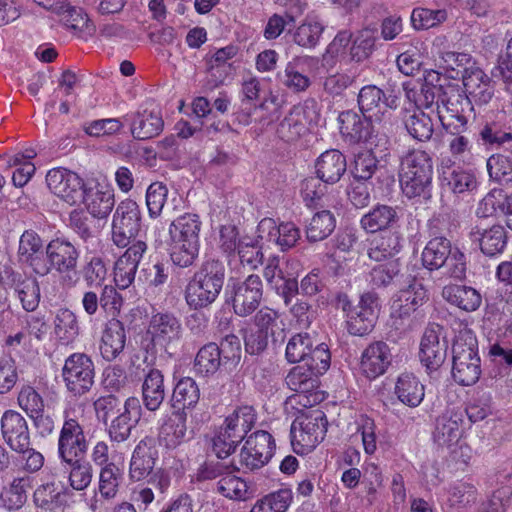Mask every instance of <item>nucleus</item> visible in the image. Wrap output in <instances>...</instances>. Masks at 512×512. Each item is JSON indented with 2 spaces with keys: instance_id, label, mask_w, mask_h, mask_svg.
I'll return each mask as SVG.
<instances>
[{
  "instance_id": "41",
  "label": "nucleus",
  "mask_w": 512,
  "mask_h": 512,
  "mask_svg": "<svg viewBox=\"0 0 512 512\" xmlns=\"http://www.w3.org/2000/svg\"><path fill=\"white\" fill-rule=\"evenodd\" d=\"M293 499L291 488L282 487L259 498L249 512H287Z\"/></svg>"
},
{
  "instance_id": "13",
  "label": "nucleus",
  "mask_w": 512,
  "mask_h": 512,
  "mask_svg": "<svg viewBox=\"0 0 512 512\" xmlns=\"http://www.w3.org/2000/svg\"><path fill=\"white\" fill-rule=\"evenodd\" d=\"M274 448V439L270 433L256 431L245 441L240 451V463L249 470L260 469L270 461Z\"/></svg>"
},
{
  "instance_id": "54",
  "label": "nucleus",
  "mask_w": 512,
  "mask_h": 512,
  "mask_svg": "<svg viewBox=\"0 0 512 512\" xmlns=\"http://www.w3.org/2000/svg\"><path fill=\"white\" fill-rule=\"evenodd\" d=\"M351 43V34L348 31L339 32L327 46L322 55V65L324 67H334L342 61L348 51Z\"/></svg>"
},
{
  "instance_id": "49",
  "label": "nucleus",
  "mask_w": 512,
  "mask_h": 512,
  "mask_svg": "<svg viewBox=\"0 0 512 512\" xmlns=\"http://www.w3.org/2000/svg\"><path fill=\"white\" fill-rule=\"evenodd\" d=\"M458 328H452L455 336L452 339L453 359L478 355V342L474 333L463 322H456Z\"/></svg>"
},
{
  "instance_id": "59",
  "label": "nucleus",
  "mask_w": 512,
  "mask_h": 512,
  "mask_svg": "<svg viewBox=\"0 0 512 512\" xmlns=\"http://www.w3.org/2000/svg\"><path fill=\"white\" fill-rule=\"evenodd\" d=\"M218 491L226 498L245 501L249 498V486L245 480L235 475L223 476L218 481Z\"/></svg>"
},
{
  "instance_id": "48",
  "label": "nucleus",
  "mask_w": 512,
  "mask_h": 512,
  "mask_svg": "<svg viewBox=\"0 0 512 512\" xmlns=\"http://www.w3.org/2000/svg\"><path fill=\"white\" fill-rule=\"evenodd\" d=\"M179 329V322H150L145 334L139 335V342L145 349H149L157 343L177 337Z\"/></svg>"
},
{
  "instance_id": "47",
  "label": "nucleus",
  "mask_w": 512,
  "mask_h": 512,
  "mask_svg": "<svg viewBox=\"0 0 512 512\" xmlns=\"http://www.w3.org/2000/svg\"><path fill=\"white\" fill-rule=\"evenodd\" d=\"M481 375L479 355L453 359L452 376L463 386L475 384Z\"/></svg>"
},
{
  "instance_id": "29",
  "label": "nucleus",
  "mask_w": 512,
  "mask_h": 512,
  "mask_svg": "<svg viewBox=\"0 0 512 512\" xmlns=\"http://www.w3.org/2000/svg\"><path fill=\"white\" fill-rule=\"evenodd\" d=\"M269 246L267 240L259 237L258 226L255 230L246 233L238 241V256L243 266L249 269H257L263 264V258L266 248Z\"/></svg>"
},
{
  "instance_id": "20",
  "label": "nucleus",
  "mask_w": 512,
  "mask_h": 512,
  "mask_svg": "<svg viewBox=\"0 0 512 512\" xmlns=\"http://www.w3.org/2000/svg\"><path fill=\"white\" fill-rule=\"evenodd\" d=\"M0 422L2 437L12 450L22 451L30 446L28 424L19 412L5 411Z\"/></svg>"
},
{
  "instance_id": "28",
  "label": "nucleus",
  "mask_w": 512,
  "mask_h": 512,
  "mask_svg": "<svg viewBox=\"0 0 512 512\" xmlns=\"http://www.w3.org/2000/svg\"><path fill=\"white\" fill-rule=\"evenodd\" d=\"M426 297L423 285L413 280L408 287L399 291L391 305L394 318H408L420 307Z\"/></svg>"
},
{
  "instance_id": "55",
  "label": "nucleus",
  "mask_w": 512,
  "mask_h": 512,
  "mask_svg": "<svg viewBox=\"0 0 512 512\" xmlns=\"http://www.w3.org/2000/svg\"><path fill=\"white\" fill-rule=\"evenodd\" d=\"M335 228V218L329 211L316 213L310 220L306 235L310 241H321L327 238Z\"/></svg>"
},
{
  "instance_id": "45",
  "label": "nucleus",
  "mask_w": 512,
  "mask_h": 512,
  "mask_svg": "<svg viewBox=\"0 0 512 512\" xmlns=\"http://www.w3.org/2000/svg\"><path fill=\"white\" fill-rule=\"evenodd\" d=\"M142 394L144 404L151 411L157 410L165 397L164 378L159 370H151L145 377Z\"/></svg>"
},
{
  "instance_id": "58",
  "label": "nucleus",
  "mask_w": 512,
  "mask_h": 512,
  "mask_svg": "<svg viewBox=\"0 0 512 512\" xmlns=\"http://www.w3.org/2000/svg\"><path fill=\"white\" fill-rule=\"evenodd\" d=\"M220 366V351L215 344L202 347L195 358L194 368L198 374L209 375L215 373Z\"/></svg>"
},
{
  "instance_id": "63",
  "label": "nucleus",
  "mask_w": 512,
  "mask_h": 512,
  "mask_svg": "<svg viewBox=\"0 0 512 512\" xmlns=\"http://www.w3.org/2000/svg\"><path fill=\"white\" fill-rule=\"evenodd\" d=\"M446 20L447 12L444 9L415 8L411 14V23L417 30H427L436 27Z\"/></svg>"
},
{
  "instance_id": "35",
  "label": "nucleus",
  "mask_w": 512,
  "mask_h": 512,
  "mask_svg": "<svg viewBox=\"0 0 512 512\" xmlns=\"http://www.w3.org/2000/svg\"><path fill=\"white\" fill-rule=\"evenodd\" d=\"M187 414L186 412H174L167 417L160 427L159 441L168 449H175L187 439Z\"/></svg>"
},
{
  "instance_id": "43",
  "label": "nucleus",
  "mask_w": 512,
  "mask_h": 512,
  "mask_svg": "<svg viewBox=\"0 0 512 512\" xmlns=\"http://www.w3.org/2000/svg\"><path fill=\"white\" fill-rule=\"evenodd\" d=\"M418 107L408 112L405 116L404 124L408 133L419 141L429 140L434 132V122L431 118V112H425Z\"/></svg>"
},
{
  "instance_id": "22",
  "label": "nucleus",
  "mask_w": 512,
  "mask_h": 512,
  "mask_svg": "<svg viewBox=\"0 0 512 512\" xmlns=\"http://www.w3.org/2000/svg\"><path fill=\"white\" fill-rule=\"evenodd\" d=\"M262 297V281L258 275H249L240 283L234 292L232 305L240 317L251 314L258 306Z\"/></svg>"
},
{
  "instance_id": "64",
  "label": "nucleus",
  "mask_w": 512,
  "mask_h": 512,
  "mask_svg": "<svg viewBox=\"0 0 512 512\" xmlns=\"http://www.w3.org/2000/svg\"><path fill=\"white\" fill-rule=\"evenodd\" d=\"M487 170L490 178L497 182L512 181V159L510 155L495 154L487 160Z\"/></svg>"
},
{
  "instance_id": "44",
  "label": "nucleus",
  "mask_w": 512,
  "mask_h": 512,
  "mask_svg": "<svg viewBox=\"0 0 512 512\" xmlns=\"http://www.w3.org/2000/svg\"><path fill=\"white\" fill-rule=\"evenodd\" d=\"M443 297L465 311H475L481 304L480 294L471 287L448 285L443 288Z\"/></svg>"
},
{
  "instance_id": "9",
  "label": "nucleus",
  "mask_w": 512,
  "mask_h": 512,
  "mask_svg": "<svg viewBox=\"0 0 512 512\" xmlns=\"http://www.w3.org/2000/svg\"><path fill=\"white\" fill-rule=\"evenodd\" d=\"M451 85L446 77L433 69L426 70L422 82L409 80L403 84L406 98L418 107L432 109L439 96L445 93L446 87Z\"/></svg>"
},
{
  "instance_id": "33",
  "label": "nucleus",
  "mask_w": 512,
  "mask_h": 512,
  "mask_svg": "<svg viewBox=\"0 0 512 512\" xmlns=\"http://www.w3.org/2000/svg\"><path fill=\"white\" fill-rule=\"evenodd\" d=\"M124 121L130 123L132 136L141 140L157 136L163 127L162 118L155 111L130 113L124 116Z\"/></svg>"
},
{
  "instance_id": "30",
  "label": "nucleus",
  "mask_w": 512,
  "mask_h": 512,
  "mask_svg": "<svg viewBox=\"0 0 512 512\" xmlns=\"http://www.w3.org/2000/svg\"><path fill=\"white\" fill-rule=\"evenodd\" d=\"M19 255L23 262L27 263L33 271L45 276L46 263L44 262L45 253L40 236L31 230L25 231L19 241Z\"/></svg>"
},
{
  "instance_id": "18",
  "label": "nucleus",
  "mask_w": 512,
  "mask_h": 512,
  "mask_svg": "<svg viewBox=\"0 0 512 512\" xmlns=\"http://www.w3.org/2000/svg\"><path fill=\"white\" fill-rule=\"evenodd\" d=\"M79 252L76 247L66 239L56 238L46 246L44 262L46 263L45 275L54 268L59 273H67L77 266Z\"/></svg>"
},
{
  "instance_id": "52",
  "label": "nucleus",
  "mask_w": 512,
  "mask_h": 512,
  "mask_svg": "<svg viewBox=\"0 0 512 512\" xmlns=\"http://www.w3.org/2000/svg\"><path fill=\"white\" fill-rule=\"evenodd\" d=\"M323 24L314 17H307L293 34L294 42L304 48L315 47L323 33Z\"/></svg>"
},
{
  "instance_id": "40",
  "label": "nucleus",
  "mask_w": 512,
  "mask_h": 512,
  "mask_svg": "<svg viewBox=\"0 0 512 512\" xmlns=\"http://www.w3.org/2000/svg\"><path fill=\"white\" fill-rule=\"evenodd\" d=\"M17 403L19 407L31 418L36 420V424L39 425L40 422H47V430H52V421L47 419H43L44 412V400L42 396L38 393V391L30 386L23 385L17 396Z\"/></svg>"
},
{
  "instance_id": "5",
  "label": "nucleus",
  "mask_w": 512,
  "mask_h": 512,
  "mask_svg": "<svg viewBox=\"0 0 512 512\" xmlns=\"http://www.w3.org/2000/svg\"><path fill=\"white\" fill-rule=\"evenodd\" d=\"M300 409L291 424V444L295 453L307 455L324 440L328 420L320 409Z\"/></svg>"
},
{
  "instance_id": "34",
  "label": "nucleus",
  "mask_w": 512,
  "mask_h": 512,
  "mask_svg": "<svg viewBox=\"0 0 512 512\" xmlns=\"http://www.w3.org/2000/svg\"><path fill=\"white\" fill-rule=\"evenodd\" d=\"M394 394L404 405L418 407L425 397V386L413 373L400 374L395 382Z\"/></svg>"
},
{
  "instance_id": "10",
  "label": "nucleus",
  "mask_w": 512,
  "mask_h": 512,
  "mask_svg": "<svg viewBox=\"0 0 512 512\" xmlns=\"http://www.w3.org/2000/svg\"><path fill=\"white\" fill-rule=\"evenodd\" d=\"M443 329L439 323L433 322L426 328L420 339L418 357L429 375L438 371L446 359L447 336L443 337V343L440 342Z\"/></svg>"
},
{
  "instance_id": "60",
  "label": "nucleus",
  "mask_w": 512,
  "mask_h": 512,
  "mask_svg": "<svg viewBox=\"0 0 512 512\" xmlns=\"http://www.w3.org/2000/svg\"><path fill=\"white\" fill-rule=\"evenodd\" d=\"M14 289L22 303V307L26 311L36 309L39 304L40 293L39 287L34 279L21 274V280L16 282Z\"/></svg>"
},
{
  "instance_id": "6",
  "label": "nucleus",
  "mask_w": 512,
  "mask_h": 512,
  "mask_svg": "<svg viewBox=\"0 0 512 512\" xmlns=\"http://www.w3.org/2000/svg\"><path fill=\"white\" fill-rule=\"evenodd\" d=\"M319 377L306 365L293 367L288 372L285 382L295 393L287 398L286 409H306L321 403L325 399V392L320 389Z\"/></svg>"
},
{
  "instance_id": "16",
  "label": "nucleus",
  "mask_w": 512,
  "mask_h": 512,
  "mask_svg": "<svg viewBox=\"0 0 512 512\" xmlns=\"http://www.w3.org/2000/svg\"><path fill=\"white\" fill-rule=\"evenodd\" d=\"M46 183L50 191L67 204L80 203L84 185L76 173L63 168H54L47 173Z\"/></svg>"
},
{
  "instance_id": "37",
  "label": "nucleus",
  "mask_w": 512,
  "mask_h": 512,
  "mask_svg": "<svg viewBox=\"0 0 512 512\" xmlns=\"http://www.w3.org/2000/svg\"><path fill=\"white\" fill-rule=\"evenodd\" d=\"M256 423V412L252 406L242 405L229 413L223 422L227 433L232 434L241 441Z\"/></svg>"
},
{
  "instance_id": "2",
  "label": "nucleus",
  "mask_w": 512,
  "mask_h": 512,
  "mask_svg": "<svg viewBox=\"0 0 512 512\" xmlns=\"http://www.w3.org/2000/svg\"><path fill=\"white\" fill-rule=\"evenodd\" d=\"M433 175L432 159L422 150H411L401 160L399 182L402 193L409 199L430 196Z\"/></svg>"
},
{
  "instance_id": "7",
  "label": "nucleus",
  "mask_w": 512,
  "mask_h": 512,
  "mask_svg": "<svg viewBox=\"0 0 512 512\" xmlns=\"http://www.w3.org/2000/svg\"><path fill=\"white\" fill-rule=\"evenodd\" d=\"M422 265L430 270L444 268L451 277L461 279L466 273L464 253L445 237H434L425 245L421 254Z\"/></svg>"
},
{
  "instance_id": "8",
  "label": "nucleus",
  "mask_w": 512,
  "mask_h": 512,
  "mask_svg": "<svg viewBox=\"0 0 512 512\" xmlns=\"http://www.w3.org/2000/svg\"><path fill=\"white\" fill-rule=\"evenodd\" d=\"M466 109H472L469 101L459 93L455 85H448L445 93L428 110L436 114L445 130L459 132L467 124Z\"/></svg>"
},
{
  "instance_id": "36",
  "label": "nucleus",
  "mask_w": 512,
  "mask_h": 512,
  "mask_svg": "<svg viewBox=\"0 0 512 512\" xmlns=\"http://www.w3.org/2000/svg\"><path fill=\"white\" fill-rule=\"evenodd\" d=\"M126 341L122 322H107L102 332L100 353L107 361H112L123 351Z\"/></svg>"
},
{
  "instance_id": "14",
  "label": "nucleus",
  "mask_w": 512,
  "mask_h": 512,
  "mask_svg": "<svg viewBox=\"0 0 512 512\" xmlns=\"http://www.w3.org/2000/svg\"><path fill=\"white\" fill-rule=\"evenodd\" d=\"M358 105L365 118L381 121L399 106V99L393 94L386 95L375 85H366L359 91Z\"/></svg>"
},
{
  "instance_id": "26",
  "label": "nucleus",
  "mask_w": 512,
  "mask_h": 512,
  "mask_svg": "<svg viewBox=\"0 0 512 512\" xmlns=\"http://www.w3.org/2000/svg\"><path fill=\"white\" fill-rule=\"evenodd\" d=\"M466 97L471 104H486L493 96V87L490 77L477 65L467 70L462 76Z\"/></svg>"
},
{
  "instance_id": "19",
  "label": "nucleus",
  "mask_w": 512,
  "mask_h": 512,
  "mask_svg": "<svg viewBox=\"0 0 512 512\" xmlns=\"http://www.w3.org/2000/svg\"><path fill=\"white\" fill-rule=\"evenodd\" d=\"M391 361L389 346L382 341L373 342L362 352L359 370L368 380H375L387 371Z\"/></svg>"
},
{
  "instance_id": "53",
  "label": "nucleus",
  "mask_w": 512,
  "mask_h": 512,
  "mask_svg": "<svg viewBox=\"0 0 512 512\" xmlns=\"http://www.w3.org/2000/svg\"><path fill=\"white\" fill-rule=\"evenodd\" d=\"M246 351L250 354H258L267 345V322H246L243 328Z\"/></svg>"
},
{
  "instance_id": "32",
  "label": "nucleus",
  "mask_w": 512,
  "mask_h": 512,
  "mask_svg": "<svg viewBox=\"0 0 512 512\" xmlns=\"http://www.w3.org/2000/svg\"><path fill=\"white\" fill-rule=\"evenodd\" d=\"M346 158L336 149L323 152L316 160V174L325 184L337 183L346 172Z\"/></svg>"
},
{
  "instance_id": "12",
  "label": "nucleus",
  "mask_w": 512,
  "mask_h": 512,
  "mask_svg": "<svg viewBox=\"0 0 512 512\" xmlns=\"http://www.w3.org/2000/svg\"><path fill=\"white\" fill-rule=\"evenodd\" d=\"M140 231V211L134 201L121 202L114 213L112 239L119 247L128 246Z\"/></svg>"
},
{
  "instance_id": "4",
  "label": "nucleus",
  "mask_w": 512,
  "mask_h": 512,
  "mask_svg": "<svg viewBox=\"0 0 512 512\" xmlns=\"http://www.w3.org/2000/svg\"><path fill=\"white\" fill-rule=\"evenodd\" d=\"M64 422L58 438V456L61 461L83 457L88 449L84 433L85 406L70 403L63 413Z\"/></svg>"
},
{
  "instance_id": "3",
  "label": "nucleus",
  "mask_w": 512,
  "mask_h": 512,
  "mask_svg": "<svg viewBox=\"0 0 512 512\" xmlns=\"http://www.w3.org/2000/svg\"><path fill=\"white\" fill-rule=\"evenodd\" d=\"M225 279V267L222 262L209 260L189 281L185 298L190 307L203 308L213 303L219 296Z\"/></svg>"
},
{
  "instance_id": "42",
  "label": "nucleus",
  "mask_w": 512,
  "mask_h": 512,
  "mask_svg": "<svg viewBox=\"0 0 512 512\" xmlns=\"http://www.w3.org/2000/svg\"><path fill=\"white\" fill-rule=\"evenodd\" d=\"M401 238L397 233L389 232L375 237L368 250V256L373 261H386L394 258L401 250Z\"/></svg>"
},
{
  "instance_id": "1",
  "label": "nucleus",
  "mask_w": 512,
  "mask_h": 512,
  "mask_svg": "<svg viewBox=\"0 0 512 512\" xmlns=\"http://www.w3.org/2000/svg\"><path fill=\"white\" fill-rule=\"evenodd\" d=\"M202 222L194 213L180 215L169 225V254L179 267H189L199 255Z\"/></svg>"
},
{
  "instance_id": "31",
  "label": "nucleus",
  "mask_w": 512,
  "mask_h": 512,
  "mask_svg": "<svg viewBox=\"0 0 512 512\" xmlns=\"http://www.w3.org/2000/svg\"><path fill=\"white\" fill-rule=\"evenodd\" d=\"M314 111L303 106H295L284 118L279 127L281 138L290 142L304 136L312 124Z\"/></svg>"
},
{
  "instance_id": "25",
  "label": "nucleus",
  "mask_w": 512,
  "mask_h": 512,
  "mask_svg": "<svg viewBox=\"0 0 512 512\" xmlns=\"http://www.w3.org/2000/svg\"><path fill=\"white\" fill-rule=\"evenodd\" d=\"M158 453L152 440L145 438L136 445L130 460L129 477L132 481L147 478L154 469Z\"/></svg>"
},
{
  "instance_id": "62",
  "label": "nucleus",
  "mask_w": 512,
  "mask_h": 512,
  "mask_svg": "<svg viewBox=\"0 0 512 512\" xmlns=\"http://www.w3.org/2000/svg\"><path fill=\"white\" fill-rule=\"evenodd\" d=\"M443 68L451 78L466 74L476 64L470 54L449 51L442 55Z\"/></svg>"
},
{
  "instance_id": "57",
  "label": "nucleus",
  "mask_w": 512,
  "mask_h": 512,
  "mask_svg": "<svg viewBox=\"0 0 512 512\" xmlns=\"http://www.w3.org/2000/svg\"><path fill=\"white\" fill-rule=\"evenodd\" d=\"M442 174L454 193L472 192L478 185L476 175L472 170L458 167L453 169L448 176L446 171H443Z\"/></svg>"
},
{
  "instance_id": "23",
  "label": "nucleus",
  "mask_w": 512,
  "mask_h": 512,
  "mask_svg": "<svg viewBox=\"0 0 512 512\" xmlns=\"http://www.w3.org/2000/svg\"><path fill=\"white\" fill-rule=\"evenodd\" d=\"M259 237L268 243H275L281 250L293 247L300 238L299 229L291 222L277 224L272 218H264L258 223Z\"/></svg>"
},
{
  "instance_id": "51",
  "label": "nucleus",
  "mask_w": 512,
  "mask_h": 512,
  "mask_svg": "<svg viewBox=\"0 0 512 512\" xmlns=\"http://www.w3.org/2000/svg\"><path fill=\"white\" fill-rule=\"evenodd\" d=\"M395 217V211L391 207L379 205L361 218V226L365 231L375 233L388 228Z\"/></svg>"
},
{
  "instance_id": "56",
  "label": "nucleus",
  "mask_w": 512,
  "mask_h": 512,
  "mask_svg": "<svg viewBox=\"0 0 512 512\" xmlns=\"http://www.w3.org/2000/svg\"><path fill=\"white\" fill-rule=\"evenodd\" d=\"M479 244L481 251L488 255L494 256L503 252L506 246V232L500 225H495L480 233Z\"/></svg>"
},
{
  "instance_id": "27",
  "label": "nucleus",
  "mask_w": 512,
  "mask_h": 512,
  "mask_svg": "<svg viewBox=\"0 0 512 512\" xmlns=\"http://www.w3.org/2000/svg\"><path fill=\"white\" fill-rule=\"evenodd\" d=\"M463 414L460 411H446L436 422L434 439L439 446L452 448L462 439Z\"/></svg>"
},
{
  "instance_id": "11",
  "label": "nucleus",
  "mask_w": 512,
  "mask_h": 512,
  "mask_svg": "<svg viewBox=\"0 0 512 512\" xmlns=\"http://www.w3.org/2000/svg\"><path fill=\"white\" fill-rule=\"evenodd\" d=\"M62 376L71 393L83 395L90 390L94 383L93 362L83 353H74L66 359Z\"/></svg>"
},
{
  "instance_id": "39",
  "label": "nucleus",
  "mask_w": 512,
  "mask_h": 512,
  "mask_svg": "<svg viewBox=\"0 0 512 512\" xmlns=\"http://www.w3.org/2000/svg\"><path fill=\"white\" fill-rule=\"evenodd\" d=\"M200 399V389L191 377H182L174 386L171 405L176 412L194 408Z\"/></svg>"
},
{
  "instance_id": "21",
  "label": "nucleus",
  "mask_w": 512,
  "mask_h": 512,
  "mask_svg": "<svg viewBox=\"0 0 512 512\" xmlns=\"http://www.w3.org/2000/svg\"><path fill=\"white\" fill-rule=\"evenodd\" d=\"M146 248V243L138 240L118 258L114 267V281L118 288L126 289L133 283Z\"/></svg>"
},
{
  "instance_id": "61",
  "label": "nucleus",
  "mask_w": 512,
  "mask_h": 512,
  "mask_svg": "<svg viewBox=\"0 0 512 512\" xmlns=\"http://www.w3.org/2000/svg\"><path fill=\"white\" fill-rule=\"evenodd\" d=\"M312 346L313 341L307 332L293 335L286 346L285 356L287 361L290 363L304 361Z\"/></svg>"
},
{
  "instance_id": "15",
  "label": "nucleus",
  "mask_w": 512,
  "mask_h": 512,
  "mask_svg": "<svg viewBox=\"0 0 512 512\" xmlns=\"http://www.w3.org/2000/svg\"><path fill=\"white\" fill-rule=\"evenodd\" d=\"M87 211L96 218H105L112 211L115 199L114 189L106 179L87 182L81 201Z\"/></svg>"
},
{
  "instance_id": "38",
  "label": "nucleus",
  "mask_w": 512,
  "mask_h": 512,
  "mask_svg": "<svg viewBox=\"0 0 512 512\" xmlns=\"http://www.w3.org/2000/svg\"><path fill=\"white\" fill-rule=\"evenodd\" d=\"M59 17L62 24L79 38L88 39L95 34V25L81 8L71 7L67 4L60 12Z\"/></svg>"
},
{
  "instance_id": "24",
  "label": "nucleus",
  "mask_w": 512,
  "mask_h": 512,
  "mask_svg": "<svg viewBox=\"0 0 512 512\" xmlns=\"http://www.w3.org/2000/svg\"><path fill=\"white\" fill-rule=\"evenodd\" d=\"M141 406L135 397L128 398L123 411L115 417L108 428L109 437L114 442H124L131 434L132 428L138 423L141 416Z\"/></svg>"
},
{
  "instance_id": "50",
  "label": "nucleus",
  "mask_w": 512,
  "mask_h": 512,
  "mask_svg": "<svg viewBox=\"0 0 512 512\" xmlns=\"http://www.w3.org/2000/svg\"><path fill=\"white\" fill-rule=\"evenodd\" d=\"M68 467V481L72 489L76 491L85 490L91 483L93 469L89 462L74 458L72 461H62Z\"/></svg>"
},
{
  "instance_id": "17",
  "label": "nucleus",
  "mask_w": 512,
  "mask_h": 512,
  "mask_svg": "<svg viewBox=\"0 0 512 512\" xmlns=\"http://www.w3.org/2000/svg\"><path fill=\"white\" fill-rule=\"evenodd\" d=\"M121 482V473L115 464L101 468L97 488L87 505L92 512H105L107 502L117 496Z\"/></svg>"
},
{
  "instance_id": "46",
  "label": "nucleus",
  "mask_w": 512,
  "mask_h": 512,
  "mask_svg": "<svg viewBox=\"0 0 512 512\" xmlns=\"http://www.w3.org/2000/svg\"><path fill=\"white\" fill-rule=\"evenodd\" d=\"M341 134L350 141H361L366 138L370 130V123L367 118L354 111L342 112L338 117Z\"/></svg>"
}]
</instances>
